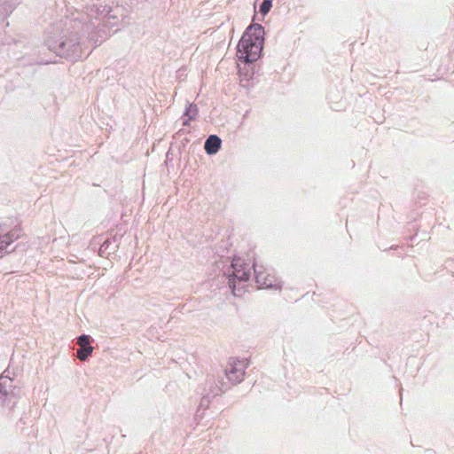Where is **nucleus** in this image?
Segmentation results:
<instances>
[{
    "instance_id": "nucleus-1",
    "label": "nucleus",
    "mask_w": 454,
    "mask_h": 454,
    "mask_svg": "<svg viewBox=\"0 0 454 454\" xmlns=\"http://www.w3.org/2000/svg\"><path fill=\"white\" fill-rule=\"evenodd\" d=\"M112 12L106 4L88 5L84 14H78L74 19L66 18L51 25L45 32L43 44L56 56L71 61L88 56L91 51H86V42L81 41L78 34L82 32L89 42L97 44L118 23L117 16Z\"/></svg>"
},
{
    "instance_id": "nucleus-2",
    "label": "nucleus",
    "mask_w": 454,
    "mask_h": 454,
    "mask_svg": "<svg viewBox=\"0 0 454 454\" xmlns=\"http://www.w3.org/2000/svg\"><path fill=\"white\" fill-rule=\"evenodd\" d=\"M264 28L261 24H252L244 32L237 49L238 59L250 64L260 57L264 43Z\"/></svg>"
},
{
    "instance_id": "nucleus-3",
    "label": "nucleus",
    "mask_w": 454,
    "mask_h": 454,
    "mask_svg": "<svg viewBox=\"0 0 454 454\" xmlns=\"http://www.w3.org/2000/svg\"><path fill=\"white\" fill-rule=\"evenodd\" d=\"M253 265L247 263L241 258H233L231 264L223 271L227 284L235 296L240 295L241 290L251 277Z\"/></svg>"
},
{
    "instance_id": "nucleus-4",
    "label": "nucleus",
    "mask_w": 454,
    "mask_h": 454,
    "mask_svg": "<svg viewBox=\"0 0 454 454\" xmlns=\"http://www.w3.org/2000/svg\"><path fill=\"white\" fill-rule=\"evenodd\" d=\"M20 230L0 222V258L15 250L14 241L20 238Z\"/></svg>"
},
{
    "instance_id": "nucleus-5",
    "label": "nucleus",
    "mask_w": 454,
    "mask_h": 454,
    "mask_svg": "<svg viewBox=\"0 0 454 454\" xmlns=\"http://www.w3.org/2000/svg\"><path fill=\"white\" fill-rule=\"evenodd\" d=\"M253 270L255 282L260 288H281L280 281L271 274L270 270L263 266H258L255 263H253Z\"/></svg>"
},
{
    "instance_id": "nucleus-6",
    "label": "nucleus",
    "mask_w": 454,
    "mask_h": 454,
    "mask_svg": "<svg viewBox=\"0 0 454 454\" xmlns=\"http://www.w3.org/2000/svg\"><path fill=\"white\" fill-rule=\"evenodd\" d=\"M247 364L245 360L231 358L225 368V376L231 385H236L243 380Z\"/></svg>"
},
{
    "instance_id": "nucleus-7",
    "label": "nucleus",
    "mask_w": 454,
    "mask_h": 454,
    "mask_svg": "<svg viewBox=\"0 0 454 454\" xmlns=\"http://www.w3.org/2000/svg\"><path fill=\"white\" fill-rule=\"evenodd\" d=\"M91 337L87 334H82L77 338V344L80 348L77 349V357L81 361H86L93 352V347L90 344Z\"/></svg>"
},
{
    "instance_id": "nucleus-8",
    "label": "nucleus",
    "mask_w": 454,
    "mask_h": 454,
    "mask_svg": "<svg viewBox=\"0 0 454 454\" xmlns=\"http://www.w3.org/2000/svg\"><path fill=\"white\" fill-rule=\"evenodd\" d=\"M221 145L222 140L218 136L210 135L205 142L204 148L207 154L213 155L219 151Z\"/></svg>"
},
{
    "instance_id": "nucleus-9",
    "label": "nucleus",
    "mask_w": 454,
    "mask_h": 454,
    "mask_svg": "<svg viewBox=\"0 0 454 454\" xmlns=\"http://www.w3.org/2000/svg\"><path fill=\"white\" fill-rule=\"evenodd\" d=\"M19 4L20 0H0V17H8Z\"/></svg>"
},
{
    "instance_id": "nucleus-10",
    "label": "nucleus",
    "mask_w": 454,
    "mask_h": 454,
    "mask_svg": "<svg viewBox=\"0 0 454 454\" xmlns=\"http://www.w3.org/2000/svg\"><path fill=\"white\" fill-rule=\"evenodd\" d=\"M12 380L7 376H0V400L10 395Z\"/></svg>"
},
{
    "instance_id": "nucleus-11",
    "label": "nucleus",
    "mask_w": 454,
    "mask_h": 454,
    "mask_svg": "<svg viewBox=\"0 0 454 454\" xmlns=\"http://www.w3.org/2000/svg\"><path fill=\"white\" fill-rule=\"evenodd\" d=\"M198 107L194 104H188V106L185 108L184 116L186 117L185 120L183 121V125L186 126L189 125L190 121L192 120H194L198 114Z\"/></svg>"
},
{
    "instance_id": "nucleus-12",
    "label": "nucleus",
    "mask_w": 454,
    "mask_h": 454,
    "mask_svg": "<svg viewBox=\"0 0 454 454\" xmlns=\"http://www.w3.org/2000/svg\"><path fill=\"white\" fill-rule=\"evenodd\" d=\"M272 7V0H262L260 5V12L263 15L267 14Z\"/></svg>"
},
{
    "instance_id": "nucleus-13",
    "label": "nucleus",
    "mask_w": 454,
    "mask_h": 454,
    "mask_svg": "<svg viewBox=\"0 0 454 454\" xmlns=\"http://www.w3.org/2000/svg\"><path fill=\"white\" fill-rule=\"evenodd\" d=\"M110 245H111V240L110 239H106L100 246V248H99V254L101 256H104L106 255V254H109L108 252V249L110 247Z\"/></svg>"
},
{
    "instance_id": "nucleus-14",
    "label": "nucleus",
    "mask_w": 454,
    "mask_h": 454,
    "mask_svg": "<svg viewBox=\"0 0 454 454\" xmlns=\"http://www.w3.org/2000/svg\"><path fill=\"white\" fill-rule=\"evenodd\" d=\"M228 386L224 382H220V386H216L211 392L214 395H219V393L225 391Z\"/></svg>"
},
{
    "instance_id": "nucleus-15",
    "label": "nucleus",
    "mask_w": 454,
    "mask_h": 454,
    "mask_svg": "<svg viewBox=\"0 0 454 454\" xmlns=\"http://www.w3.org/2000/svg\"><path fill=\"white\" fill-rule=\"evenodd\" d=\"M251 77H252V75L249 76L247 74H242L240 72V84H241V86L248 87L249 86V81H250Z\"/></svg>"
}]
</instances>
